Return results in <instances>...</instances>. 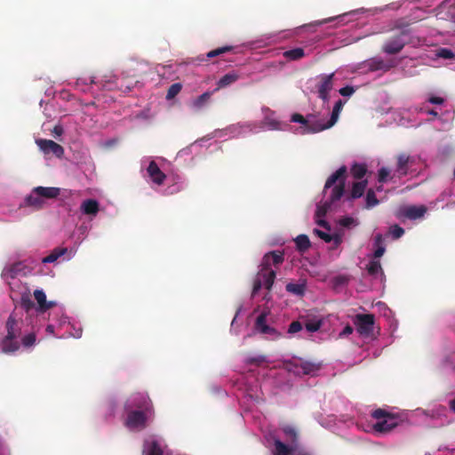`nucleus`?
<instances>
[{"mask_svg":"<svg viewBox=\"0 0 455 455\" xmlns=\"http://www.w3.org/2000/svg\"><path fill=\"white\" fill-rule=\"evenodd\" d=\"M23 325L22 315L17 311L11 313L5 323L6 335L1 343L4 353L12 354L20 349V343L18 341V338L21 335Z\"/></svg>","mask_w":455,"mask_h":455,"instance_id":"f257e3e1","label":"nucleus"},{"mask_svg":"<svg viewBox=\"0 0 455 455\" xmlns=\"http://www.w3.org/2000/svg\"><path fill=\"white\" fill-rule=\"evenodd\" d=\"M283 260V252L279 251H270L264 255L260 264V275H263L264 286L267 290H271L276 275L275 271L270 268L271 264L278 267Z\"/></svg>","mask_w":455,"mask_h":455,"instance_id":"f03ea898","label":"nucleus"},{"mask_svg":"<svg viewBox=\"0 0 455 455\" xmlns=\"http://www.w3.org/2000/svg\"><path fill=\"white\" fill-rule=\"evenodd\" d=\"M346 173L347 167L341 166L327 179L324 185V190H327L338 182V184L331 189L330 199L328 200L330 203L333 204L339 201L344 195Z\"/></svg>","mask_w":455,"mask_h":455,"instance_id":"7ed1b4c3","label":"nucleus"},{"mask_svg":"<svg viewBox=\"0 0 455 455\" xmlns=\"http://www.w3.org/2000/svg\"><path fill=\"white\" fill-rule=\"evenodd\" d=\"M291 121L301 124V133H316L324 130L323 120L317 118L315 115H307V116L301 114L295 113L291 116Z\"/></svg>","mask_w":455,"mask_h":455,"instance_id":"20e7f679","label":"nucleus"},{"mask_svg":"<svg viewBox=\"0 0 455 455\" xmlns=\"http://www.w3.org/2000/svg\"><path fill=\"white\" fill-rule=\"evenodd\" d=\"M371 417L378 421L373 425L376 432L387 433L395 428L398 423L394 415L383 409H376L371 412Z\"/></svg>","mask_w":455,"mask_h":455,"instance_id":"39448f33","label":"nucleus"},{"mask_svg":"<svg viewBox=\"0 0 455 455\" xmlns=\"http://www.w3.org/2000/svg\"><path fill=\"white\" fill-rule=\"evenodd\" d=\"M124 410H140L154 412V406L148 394L138 392L130 395L124 403Z\"/></svg>","mask_w":455,"mask_h":455,"instance_id":"423d86ee","label":"nucleus"},{"mask_svg":"<svg viewBox=\"0 0 455 455\" xmlns=\"http://www.w3.org/2000/svg\"><path fill=\"white\" fill-rule=\"evenodd\" d=\"M127 413L125 426L130 429H143L147 427V421L153 418L154 412L140 410H124Z\"/></svg>","mask_w":455,"mask_h":455,"instance_id":"0eeeda50","label":"nucleus"},{"mask_svg":"<svg viewBox=\"0 0 455 455\" xmlns=\"http://www.w3.org/2000/svg\"><path fill=\"white\" fill-rule=\"evenodd\" d=\"M357 332L363 337H370L373 333L375 315L373 314H357L353 318Z\"/></svg>","mask_w":455,"mask_h":455,"instance_id":"6e6552de","label":"nucleus"},{"mask_svg":"<svg viewBox=\"0 0 455 455\" xmlns=\"http://www.w3.org/2000/svg\"><path fill=\"white\" fill-rule=\"evenodd\" d=\"M407 36L408 34L405 30L400 31L398 34L391 36L384 43L382 51L387 54L399 53L408 44V41L406 40Z\"/></svg>","mask_w":455,"mask_h":455,"instance_id":"1a4fd4ad","label":"nucleus"},{"mask_svg":"<svg viewBox=\"0 0 455 455\" xmlns=\"http://www.w3.org/2000/svg\"><path fill=\"white\" fill-rule=\"evenodd\" d=\"M334 73L326 75L322 74L318 76V83L316 84L318 97L323 101L328 102L330 99V92L333 88Z\"/></svg>","mask_w":455,"mask_h":455,"instance_id":"9d476101","label":"nucleus"},{"mask_svg":"<svg viewBox=\"0 0 455 455\" xmlns=\"http://www.w3.org/2000/svg\"><path fill=\"white\" fill-rule=\"evenodd\" d=\"M293 366L297 373L315 376L321 370L322 363L299 359Z\"/></svg>","mask_w":455,"mask_h":455,"instance_id":"9b49d317","label":"nucleus"},{"mask_svg":"<svg viewBox=\"0 0 455 455\" xmlns=\"http://www.w3.org/2000/svg\"><path fill=\"white\" fill-rule=\"evenodd\" d=\"M36 142L40 150H42L45 155L52 154L59 158L62 157L64 155L63 147L52 140L39 139L36 140Z\"/></svg>","mask_w":455,"mask_h":455,"instance_id":"f8f14e48","label":"nucleus"},{"mask_svg":"<svg viewBox=\"0 0 455 455\" xmlns=\"http://www.w3.org/2000/svg\"><path fill=\"white\" fill-rule=\"evenodd\" d=\"M415 160L412 156L402 153L396 156V168L395 172L398 177H403L408 174L410 167L414 164Z\"/></svg>","mask_w":455,"mask_h":455,"instance_id":"ddd939ff","label":"nucleus"},{"mask_svg":"<svg viewBox=\"0 0 455 455\" xmlns=\"http://www.w3.org/2000/svg\"><path fill=\"white\" fill-rule=\"evenodd\" d=\"M255 329L260 333L269 335L273 339L280 337V333L273 327L267 324V315L261 313L256 319Z\"/></svg>","mask_w":455,"mask_h":455,"instance_id":"4468645a","label":"nucleus"},{"mask_svg":"<svg viewBox=\"0 0 455 455\" xmlns=\"http://www.w3.org/2000/svg\"><path fill=\"white\" fill-rule=\"evenodd\" d=\"M147 172L152 181L157 185H162L166 179V175L160 170L155 161L149 163Z\"/></svg>","mask_w":455,"mask_h":455,"instance_id":"2eb2a0df","label":"nucleus"},{"mask_svg":"<svg viewBox=\"0 0 455 455\" xmlns=\"http://www.w3.org/2000/svg\"><path fill=\"white\" fill-rule=\"evenodd\" d=\"M33 192L41 196L43 199H53L60 196V189L53 187H36L33 188Z\"/></svg>","mask_w":455,"mask_h":455,"instance_id":"dca6fc26","label":"nucleus"},{"mask_svg":"<svg viewBox=\"0 0 455 455\" xmlns=\"http://www.w3.org/2000/svg\"><path fill=\"white\" fill-rule=\"evenodd\" d=\"M23 265L21 262L13 263L8 267H5L2 271V277L4 280L14 279L22 271Z\"/></svg>","mask_w":455,"mask_h":455,"instance_id":"f3484780","label":"nucleus"},{"mask_svg":"<svg viewBox=\"0 0 455 455\" xmlns=\"http://www.w3.org/2000/svg\"><path fill=\"white\" fill-rule=\"evenodd\" d=\"M363 66L367 70L371 72L388 70L390 68V66L387 65L381 58H371L364 61Z\"/></svg>","mask_w":455,"mask_h":455,"instance_id":"a211bd4d","label":"nucleus"},{"mask_svg":"<svg viewBox=\"0 0 455 455\" xmlns=\"http://www.w3.org/2000/svg\"><path fill=\"white\" fill-rule=\"evenodd\" d=\"M275 450L273 451V455H292L295 448L291 445H287L284 443H283L278 438L274 437L273 438Z\"/></svg>","mask_w":455,"mask_h":455,"instance_id":"6ab92c4d","label":"nucleus"},{"mask_svg":"<svg viewBox=\"0 0 455 455\" xmlns=\"http://www.w3.org/2000/svg\"><path fill=\"white\" fill-rule=\"evenodd\" d=\"M142 455H164V451L156 440L146 441Z\"/></svg>","mask_w":455,"mask_h":455,"instance_id":"aec40b11","label":"nucleus"},{"mask_svg":"<svg viewBox=\"0 0 455 455\" xmlns=\"http://www.w3.org/2000/svg\"><path fill=\"white\" fill-rule=\"evenodd\" d=\"M343 106H344V102L341 100H339L335 103L333 109H332L331 118L327 122L323 121L324 130L332 127L336 124V122L338 121L339 113L341 112V110L343 108Z\"/></svg>","mask_w":455,"mask_h":455,"instance_id":"412c9836","label":"nucleus"},{"mask_svg":"<svg viewBox=\"0 0 455 455\" xmlns=\"http://www.w3.org/2000/svg\"><path fill=\"white\" fill-rule=\"evenodd\" d=\"M427 212V208L424 205L421 206H409L404 210V216L410 220H417L424 216Z\"/></svg>","mask_w":455,"mask_h":455,"instance_id":"4be33fe9","label":"nucleus"},{"mask_svg":"<svg viewBox=\"0 0 455 455\" xmlns=\"http://www.w3.org/2000/svg\"><path fill=\"white\" fill-rule=\"evenodd\" d=\"M314 234H315L318 237H320L326 243L333 242L335 247H338L342 243V237L338 234L330 235L328 233H325L324 231L316 228L314 229Z\"/></svg>","mask_w":455,"mask_h":455,"instance_id":"5701e85b","label":"nucleus"},{"mask_svg":"<svg viewBox=\"0 0 455 455\" xmlns=\"http://www.w3.org/2000/svg\"><path fill=\"white\" fill-rule=\"evenodd\" d=\"M81 210L84 214L95 215L99 212V203L94 199L84 200L81 204Z\"/></svg>","mask_w":455,"mask_h":455,"instance_id":"b1692460","label":"nucleus"},{"mask_svg":"<svg viewBox=\"0 0 455 455\" xmlns=\"http://www.w3.org/2000/svg\"><path fill=\"white\" fill-rule=\"evenodd\" d=\"M68 252V248L66 247H56L54 248L49 255L44 257L42 259L43 263H53L55 262L60 257L65 255Z\"/></svg>","mask_w":455,"mask_h":455,"instance_id":"393cba45","label":"nucleus"},{"mask_svg":"<svg viewBox=\"0 0 455 455\" xmlns=\"http://www.w3.org/2000/svg\"><path fill=\"white\" fill-rule=\"evenodd\" d=\"M368 181L367 180H361L358 182H355L352 187L351 194H350V199H356L360 198L367 187Z\"/></svg>","mask_w":455,"mask_h":455,"instance_id":"a878e982","label":"nucleus"},{"mask_svg":"<svg viewBox=\"0 0 455 455\" xmlns=\"http://www.w3.org/2000/svg\"><path fill=\"white\" fill-rule=\"evenodd\" d=\"M26 204L36 210L42 209L44 204V200L38 194L32 193L26 197Z\"/></svg>","mask_w":455,"mask_h":455,"instance_id":"bb28decb","label":"nucleus"},{"mask_svg":"<svg viewBox=\"0 0 455 455\" xmlns=\"http://www.w3.org/2000/svg\"><path fill=\"white\" fill-rule=\"evenodd\" d=\"M294 242L296 243V248L300 252L307 251L310 246L311 243L307 235H299L295 239Z\"/></svg>","mask_w":455,"mask_h":455,"instance_id":"cd10ccee","label":"nucleus"},{"mask_svg":"<svg viewBox=\"0 0 455 455\" xmlns=\"http://www.w3.org/2000/svg\"><path fill=\"white\" fill-rule=\"evenodd\" d=\"M34 297L42 310H47L52 307V302L46 301V295L42 290H36Z\"/></svg>","mask_w":455,"mask_h":455,"instance_id":"c85d7f7f","label":"nucleus"},{"mask_svg":"<svg viewBox=\"0 0 455 455\" xmlns=\"http://www.w3.org/2000/svg\"><path fill=\"white\" fill-rule=\"evenodd\" d=\"M283 56L288 60H299L305 56L303 48L298 47L283 52Z\"/></svg>","mask_w":455,"mask_h":455,"instance_id":"c756f323","label":"nucleus"},{"mask_svg":"<svg viewBox=\"0 0 455 455\" xmlns=\"http://www.w3.org/2000/svg\"><path fill=\"white\" fill-rule=\"evenodd\" d=\"M212 95V92H205L200 96H198L196 99L193 100L192 106L195 109H201L203 108L210 100L211 97Z\"/></svg>","mask_w":455,"mask_h":455,"instance_id":"7c9ffc66","label":"nucleus"},{"mask_svg":"<svg viewBox=\"0 0 455 455\" xmlns=\"http://www.w3.org/2000/svg\"><path fill=\"white\" fill-rule=\"evenodd\" d=\"M239 78V76L235 72H229L224 75L218 82V87L223 88L228 86L235 82H236Z\"/></svg>","mask_w":455,"mask_h":455,"instance_id":"2f4dec72","label":"nucleus"},{"mask_svg":"<svg viewBox=\"0 0 455 455\" xmlns=\"http://www.w3.org/2000/svg\"><path fill=\"white\" fill-rule=\"evenodd\" d=\"M286 291L291 294L297 295V296H302L305 293L306 291V284L305 283H289L286 284L285 287Z\"/></svg>","mask_w":455,"mask_h":455,"instance_id":"473e14b6","label":"nucleus"},{"mask_svg":"<svg viewBox=\"0 0 455 455\" xmlns=\"http://www.w3.org/2000/svg\"><path fill=\"white\" fill-rule=\"evenodd\" d=\"M367 172V168L365 164H355L351 167V173L355 179L360 180L362 179Z\"/></svg>","mask_w":455,"mask_h":455,"instance_id":"72a5a7b5","label":"nucleus"},{"mask_svg":"<svg viewBox=\"0 0 455 455\" xmlns=\"http://www.w3.org/2000/svg\"><path fill=\"white\" fill-rule=\"evenodd\" d=\"M369 275H375L378 273H383L381 264L379 260H371L366 267Z\"/></svg>","mask_w":455,"mask_h":455,"instance_id":"f704fd0d","label":"nucleus"},{"mask_svg":"<svg viewBox=\"0 0 455 455\" xmlns=\"http://www.w3.org/2000/svg\"><path fill=\"white\" fill-rule=\"evenodd\" d=\"M181 89H182L181 84H180V83L172 84L167 91L166 99L168 100H172L180 92Z\"/></svg>","mask_w":455,"mask_h":455,"instance_id":"c9c22d12","label":"nucleus"},{"mask_svg":"<svg viewBox=\"0 0 455 455\" xmlns=\"http://www.w3.org/2000/svg\"><path fill=\"white\" fill-rule=\"evenodd\" d=\"M366 208L370 209L376 206L379 204V200L376 197L375 192L372 189H369L366 194Z\"/></svg>","mask_w":455,"mask_h":455,"instance_id":"e433bc0d","label":"nucleus"},{"mask_svg":"<svg viewBox=\"0 0 455 455\" xmlns=\"http://www.w3.org/2000/svg\"><path fill=\"white\" fill-rule=\"evenodd\" d=\"M36 340V333L34 331H31L22 337L21 344L24 347H30L33 345H35Z\"/></svg>","mask_w":455,"mask_h":455,"instance_id":"4c0bfd02","label":"nucleus"},{"mask_svg":"<svg viewBox=\"0 0 455 455\" xmlns=\"http://www.w3.org/2000/svg\"><path fill=\"white\" fill-rule=\"evenodd\" d=\"M233 50V46H223V47H220V48H217V49H214L212 51H210L208 53H207V57L208 58H214V57H217V56H220L221 54H224V53H227V52H229Z\"/></svg>","mask_w":455,"mask_h":455,"instance_id":"58836bf2","label":"nucleus"},{"mask_svg":"<svg viewBox=\"0 0 455 455\" xmlns=\"http://www.w3.org/2000/svg\"><path fill=\"white\" fill-rule=\"evenodd\" d=\"M403 234L404 229L396 224L389 228L388 235H390L393 239H398L402 237Z\"/></svg>","mask_w":455,"mask_h":455,"instance_id":"ea45409f","label":"nucleus"},{"mask_svg":"<svg viewBox=\"0 0 455 455\" xmlns=\"http://www.w3.org/2000/svg\"><path fill=\"white\" fill-rule=\"evenodd\" d=\"M331 204L329 201H325L322 205H318L315 212L316 217L319 219L324 217L331 209Z\"/></svg>","mask_w":455,"mask_h":455,"instance_id":"a19ab883","label":"nucleus"},{"mask_svg":"<svg viewBox=\"0 0 455 455\" xmlns=\"http://www.w3.org/2000/svg\"><path fill=\"white\" fill-rule=\"evenodd\" d=\"M20 306L28 312L34 307L35 304L28 295H22L20 299Z\"/></svg>","mask_w":455,"mask_h":455,"instance_id":"79ce46f5","label":"nucleus"},{"mask_svg":"<svg viewBox=\"0 0 455 455\" xmlns=\"http://www.w3.org/2000/svg\"><path fill=\"white\" fill-rule=\"evenodd\" d=\"M283 432L284 435L291 439V442L292 443H296L298 440V434L296 430L290 426H286L283 428Z\"/></svg>","mask_w":455,"mask_h":455,"instance_id":"37998d69","label":"nucleus"},{"mask_svg":"<svg viewBox=\"0 0 455 455\" xmlns=\"http://www.w3.org/2000/svg\"><path fill=\"white\" fill-rule=\"evenodd\" d=\"M261 269H259L257 278L254 280L253 287H252V295L258 293V291L261 289L262 284H264V278L263 275H260Z\"/></svg>","mask_w":455,"mask_h":455,"instance_id":"c03bdc74","label":"nucleus"},{"mask_svg":"<svg viewBox=\"0 0 455 455\" xmlns=\"http://www.w3.org/2000/svg\"><path fill=\"white\" fill-rule=\"evenodd\" d=\"M437 56L445 60H451L455 57L454 52L447 48H441L438 50Z\"/></svg>","mask_w":455,"mask_h":455,"instance_id":"a18cd8bd","label":"nucleus"},{"mask_svg":"<svg viewBox=\"0 0 455 455\" xmlns=\"http://www.w3.org/2000/svg\"><path fill=\"white\" fill-rule=\"evenodd\" d=\"M265 362H267L265 355H258V356H254V357H249L246 360L247 364H253V365H257V366H259L260 364H262Z\"/></svg>","mask_w":455,"mask_h":455,"instance_id":"49530a36","label":"nucleus"},{"mask_svg":"<svg viewBox=\"0 0 455 455\" xmlns=\"http://www.w3.org/2000/svg\"><path fill=\"white\" fill-rule=\"evenodd\" d=\"M94 83H95V82H94V77H93V76H89V77H78V78L76 79V85H77V86L82 85V86H85V87H87L88 85L92 84H94Z\"/></svg>","mask_w":455,"mask_h":455,"instance_id":"de8ad7c7","label":"nucleus"},{"mask_svg":"<svg viewBox=\"0 0 455 455\" xmlns=\"http://www.w3.org/2000/svg\"><path fill=\"white\" fill-rule=\"evenodd\" d=\"M321 325H322L321 321H315V322H307L305 324V327L307 331L315 332L320 329Z\"/></svg>","mask_w":455,"mask_h":455,"instance_id":"09e8293b","label":"nucleus"},{"mask_svg":"<svg viewBox=\"0 0 455 455\" xmlns=\"http://www.w3.org/2000/svg\"><path fill=\"white\" fill-rule=\"evenodd\" d=\"M389 170L386 167H382L379 170V173H378V180L379 182L380 183H384L387 181L388 176H389Z\"/></svg>","mask_w":455,"mask_h":455,"instance_id":"8fccbe9b","label":"nucleus"},{"mask_svg":"<svg viewBox=\"0 0 455 455\" xmlns=\"http://www.w3.org/2000/svg\"><path fill=\"white\" fill-rule=\"evenodd\" d=\"M302 330V324L299 321H293L291 323L288 328L289 333H296Z\"/></svg>","mask_w":455,"mask_h":455,"instance_id":"3c124183","label":"nucleus"},{"mask_svg":"<svg viewBox=\"0 0 455 455\" xmlns=\"http://www.w3.org/2000/svg\"><path fill=\"white\" fill-rule=\"evenodd\" d=\"M340 226L349 228L352 225H355L356 221L352 217H343L339 220Z\"/></svg>","mask_w":455,"mask_h":455,"instance_id":"603ef678","label":"nucleus"},{"mask_svg":"<svg viewBox=\"0 0 455 455\" xmlns=\"http://www.w3.org/2000/svg\"><path fill=\"white\" fill-rule=\"evenodd\" d=\"M339 92L342 96H351L355 92V89L353 86L347 85L339 89Z\"/></svg>","mask_w":455,"mask_h":455,"instance_id":"864d4df0","label":"nucleus"},{"mask_svg":"<svg viewBox=\"0 0 455 455\" xmlns=\"http://www.w3.org/2000/svg\"><path fill=\"white\" fill-rule=\"evenodd\" d=\"M353 331H354V328L351 325L347 324L344 327L342 331L339 333V337L340 338L347 337L348 335L352 334Z\"/></svg>","mask_w":455,"mask_h":455,"instance_id":"5fc2aeb1","label":"nucleus"},{"mask_svg":"<svg viewBox=\"0 0 455 455\" xmlns=\"http://www.w3.org/2000/svg\"><path fill=\"white\" fill-rule=\"evenodd\" d=\"M427 101L431 104L442 105L444 102V100L442 97L431 96L428 98Z\"/></svg>","mask_w":455,"mask_h":455,"instance_id":"6e6d98bb","label":"nucleus"},{"mask_svg":"<svg viewBox=\"0 0 455 455\" xmlns=\"http://www.w3.org/2000/svg\"><path fill=\"white\" fill-rule=\"evenodd\" d=\"M375 251H374V253H373V257L375 259H379L380 257L383 256V254L385 253L386 251V247L385 246H379V247H375Z\"/></svg>","mask_w":455,"mask_h":455,"instance_id":"4d7b16f0","label":"nucleus"},{"mask_svg":"<svg viewBox=\"0 0 455 455\" xmlns=\"http://www.w3.org/2000/svg\"><path fill=\"white\" fill-rule=\"evenodd\" d=\"M379 245L380 246H385L384 238H383V235L381 234H377L374 236V246L375 247H379Z\"/></svg>","mask_w":455,"mask_h":455,"instance_id":"13d9d810","label":"nucleus"},{"mask_svg":"<svg viewBox=\"0 0 455 455\" xmlns=\"http://www.w3.org/2000/svg\"><path fill=\"white\" fill-rule=\"evenodd\" d=\"M266 124L269 127L271 130H278L280 129V124L278 121L275 120H267Z\"/></svg>","mask_w":455,"mask_h":455,"instance_id":"bf43d9fd","label":"nucleus"},{"mask_svg":"<svg viewBox=\"0 0 455 455\" xmlns=\"http://www.w3.org/2000/svg\"><path fill=\"white\" fill-rule=\"evenodd\" d=\"M316 223H317V225H319V226H321V227L328 229V230L331 229V227H330L329 223L326 220H316Z\"/></svg>","mask_w":455,"mask_h":455,"instance_id":"052dcab7","label":"nucleus"},{"mask_svg":"<svg viewBox=\"0 0 455 455\" xmlns=\"http://www.w3.org/2000/svg\"><path fill=\"white\" fill-rule=\"evenodd\" d=\"M62 132H63V130L60 126H55L53 129V132L58 135H60L62 133Z\"/></svg>","mask_w":455,"mask_h":455,"instance_id":"680f3d73","label":"nucleus"},{"mask_svg":"<svg viewBox=\"0 0 455 455\" xmlns=\"http://www.w3.org/2000/svg\"><path fill=\"white\" fill-rule=\"evenodd\" d=\"M426 112L428 115L434 116L435 117L438 116V113L435 109H427V110H426Z\"/></svg>","mask_w":455,"mask_h":455,"instance_id":"e2e57ef3","label":"nucleus"},{"mask_svg":"<svg viewBox=\"0 0 455 455\" xmlns=\"http://www.w3.org/2000/svg\"><path fill=\"white\" fill-rule=\"evenodd\" d=\"M450 408L455 413V399L450 402Z\"/></svg>","mask_w":455,"mask_h":455,"instance_id":"0e129e2a","label":"nucleus"},{"mask_svg":"<svg viewBox=\"0 0 455 455\" xmlns=\"http://www.w3.org/2000/svg\"><path fill=\"white\" fill-rule=\"evenodd\" d=\"M298 455H310L308 452H299Z\"/></svg>","mask_w":455,"mask_h":455,"instance_id":"69168bd1","label":"nucleus"},{"mask_svg":"<svg viewBox=\"0 0 455 455\" xmlns=\"http://www.w3.org/2000/svg\"><path fill=\"white\" fill-rule=\"evenodd\" d=\"M51 329H52V326H51V325H49V326L47 327V330H48V331H51Z\"/></svg>","mask_w":455,"mask_h":455,"instance_id":"338daca9","label":"nucleus"}]
</instances>
